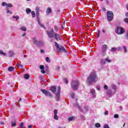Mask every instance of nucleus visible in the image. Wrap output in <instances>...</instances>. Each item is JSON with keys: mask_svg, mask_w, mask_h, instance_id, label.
Segmentation results:
<instances>
[{"mask_svg": "<svg viewBox=\"0 0 128 128\" xmlns=\"http://www.w3.org/2000/svg\"><path fill=\"white\" fill-rule=\"evenodd\" d=\"M46 34L49 38H52L54 36V38L56 40H62V38L60 36L54 31V28H52L50 31L47 30Z\"/></svg>", "mask_w": 128, "mask_h": 128, "instance_id": "nucleus-1", "label": "nucleus"}, {"mask_svg": "<svg viewBox=\"0 0 128 128\" xmlns=\"http://www.w3.org/2000/svg\"><path fill=\"white\" fill-rule=\"evenodd\" d=\"M96 80H98V76H96V72L91 73L87 78V82L89 84H92V82H96Z\"/></svg>", "mask_w": 128, "mask_h": 128, "instance_id": "nucleus-2", "label": "nucleus"}, {"mask_svg": "<svg viewBox=\"0 0 128 128\" xmlns=\"http://www.w3.org/2000/svg\"><path fill=\"white\" fill-rule=\"evenodd\" d=\"M55 44V46L59 52H68L66 51V49L64 48V47L62 46H60L58 43L56 42H54Z\"/></svg>", "mask_w": 128, "mask_h": 128, "instance_id": "nucleus-3", "label": "nucleus"}, {"mask_svg": "<svg viewBox=\"0 0 128 128\" xmlns=\"http://www.w3.org/2000/svg\"><path fill=\"white\" fill-rule=\"evenodd\" d=\"M106 15L108 22H112L114 20V12H112L108 11Z\"/></svg>", "mask_w": 128, "mask_h": 128, "instance_id": "nucleus-4", "label": "nucleus"}, {"mask_svg": "<svg viewBox=\"0 0 128 128\" xmlns=\"http://www.w3.org/2000/svg\"><path fill=\"white\" fill-rule=\"evenodd\" d=\"M40 90L42 92V94H45V96H49L50 98H51L54 96L52 94V93L50 92V91L46 89H41Z\"/></svg>", "mask_w": 128, "mask_h": 128, "instance_id": "nucleus-5", "label": "nucleus"}, {"mask_svg": "<svg viewBox=\"0 0 128 128\" xmlns=\"http://www.w3.org/2000/svg\"><path fill=\"white\" fill-rule=\"evenodd\" d=\"M115 32L116 34H124V28L122 27L118 26Z\"/></svg>", "mask_w": 128, "mask_h": 128, "instance_id": "nucleus-6", "label": "nucleus"}, {"mask_svg": "<svg viewBox=\"0 0 128 128\" xmlns=\"http://www.w3.org/2000/svg\"><path fill=\"white\" fill-rule=\"evenodd\" d=\"M60 87H58L57 92L56 94L55 97V98L57 102H58V100H60Z\"/></svg>", "mask_w": 128, "mask_h": 128, "instance_id": "nucleus-7", "label": "nucleus"}, {"mask_svg": "<svg viewBox=\"0 0 128 128\" xmlns=\"http://www.w3.org/2000/svg\"><path fill=\"white\" fill-rule=\"evenodd\" d=\"M106 50H108V46L106 44L102 46V56H106Z\"/></svg>", "mask_w": 128, "mask_h": 128, "instance_id": "nucleus-8", "label": "nucleus"}, {"mask_svg": "<svg viewBox=\"0 0 128 128\" xmlns=\"http://www.w3.org/2000/svg\"><path fill=\"white\" fill-rule=\"evenodd\" d=\"M78 84H80V82L78 81H76L74 82V84L72 86V88L73 90H76L78 88Z\"/></svg>", "mask_w": 128, "mask_h": 128, "instance_id": "nucleus-9", "label": "nucleus"}, {"mask_svg": "<svg viewBox=\"0 0 128 128\" xmlns=\"http://www.w3.org/2000/svg\"><path fill=\"white\" fill-rule=\"evenodd\" d=\"M58 110L55 109L54 110V120H58Z\"/></svg>", "mask_w": 128, "mask_h": 128, "instance_id": "nucleus-10", "label": "nucleus"}, {"mask_svg": "<svg viewBox=\"0 0 128 128\" xmlns=\"http://www.w3.org/2000/svg\"><path fill=\"white\" fill-rule=\"evenodd\" d=\"M50 90L54 94L56 92V86H52L50 87Z\"/></svg>", "mask_w": 128, "mask_h": 128, "instance_id": "nucleus-11", "label": "nucleus"}, {"mask_svg": "<svg viewBox=\"0 0 128 128\" xmlns=\"http://www.w3.org/2000/svg\"><path fill=\"white\" fill-rule=\"evenodd\" d=\"M2 6H6L8 8H12V5L10 4H8L6 2H3L2 4Z\"/></svg>", "mask_w": 128, "mask_h": 128, "instance_id": "nucleus-12", "label": "nucleus"}, {"mask_svg": "<svg viewBox=\"0 0 128 128\" xmlns=\"http://www.w3.org/2000/svg\"><path fill=\"white\" fill-rule=\"evenodd\" d=\"M36 18H40V8L36 6Z\"/></svg>", "mask_w": 128, "mask_h": 128, "instance_id": "nucleus-13", "label": "nucleus"}, {"mask_svg": "<svg viewBox=\"0 0 128 128\" xmlns=\"http://www.w3.org/2000/svg\"><path fill=\"white\" fill-rule=\"evenodd\" d=\"M52 8H48L46 10V14H52Z\"/></svg>", "mask_w": 128, "mask_h": 128, "instance_id": "nucleus-14", "label": "nucleus"}, {"mask_svg": "<svg viewBox=\"0 0 128 128\" xmlns=\"http://www.w3.org/2000/svg\"><path fill=\"white\" fill-rule=\"evenodd\" d=\"M90 92L92 94L93 98L96 97V90H94V89H92L90 90Z\"/></svg>", "mask_w": 128, "mask_h": 128, "instance_id": "nucleus-15", "label": "nucleus"}, {"mask_svg": "<svg viewBox=\"0 0 128 128\" xmlns=\"http://www.w3.org/2000/svg\"><path fill=\"white\" fill-rule=\"evenodd\" d=\"M100 64L102 66H104V64H106V60L104 59H101L100 60Z\"/></svg>", "mask_w": 128, "mask_h": 128, "instance_id": "nucleus-16", "label": "nucleus"}, {"mask_svg": "<svg viewBox=\"0 0 128 128\" xmlns=\"http://www.w3.org/2000/svg\"><path fill=\"white\" fill-rule=\"evenodd\" d=\"M16 126V121L11 122V126L12 128H14Z\"/></svg>", "mask_w": 128, "mask_h": 128, "instance_id": "nucleus-17", "label": "nucleus"}, {"mask_svg": "<svg viewBox=\"0 0 128 128\" xmlns=\"http://www.w3.org/2000/svg\"><path fill=\"white\" fill-rule=\"evenodd\" d=\"M13 70H14V66H10L8 68V72H12Z\"/></svg>", "mask_w": 128, "mask_h": 128, "instance_id": "nucleus-18", "label": "nucleus"}, {"mask_svg": "<svg viewBox=\"0 0 128 128\" xmlns=\"http://www.w3.org/2000/svg\"><path fill=\"white\" fill-rule=\"evenodd\" d=\"M74 118H75V117L74 116H72L69 117L68 118V120L69 122H72V120H74Z\"/></svg>", "mask_w": 128, "mask_h": 128, "instance_id": "nucleus-19", "label": "nucleus"}, {"mask_svg": "<svg viewBox=\"0 0 128 128\" xmlns=\"http://www.w3.org/2000/svg\"><path fill=\"white\" fill-rule=\"evenodd\" d=\"M26 12L28 14H30V12H32V10L30 9L29 8H27L26 9Z\"/></svg>", "mask_w": 128, "mask_h": 128, "instance_id": "nucleus-20", "label": "nucleus"}, {"mask_svg": "<svg viewBox=\"0 0 128 128\" xmlns=\"http://www.w3.org/2000/svg\"><path fill=\"white\" fill-rule=\"evenodd\" d=\"M24 78L26 80H28V78H30V75L28 74H25L24 75Z\"/></svg>", "mask_w": 128, "mask_h": 128, "instance_id": "nucleus-21", "label": "nucleus"}, {"mask_svg": "<svg viewBox=\"0 0 128 128\" xmlns=\"http://www.w3.org/2000/svg\"><path fill=\"white\" fill-rule=\"evenodd\" d=\"M32 18H36V12L34 11H32L31 12Z\"/></svg>", "mask_w": 128, "mask_h": 128, "instance_id": "nucleus-22", "label": "nucleus"}, {"mask_svg": "<svg viewBox=\"0 0 128 128\" xmlns=\"http://www.w3.org/2000/svg\"><path fill=\"white\" fill-rule=\"evenodd\" d=\"M104 60H105V62H112V60H110V58H104Z\"/></svg>", "mask_w": 128, "mask_h": 128, "instance_id": "nucleus-23", "label": "nucleus"}, {"mask_svg": "<svg viewBox=\"0 0 128 128\" xmlns=\"http://www.w3.org/2000/svg\"><path fill=\"white\" fill-rule=\"evenodd\" d=\"M12 18H16V20H18V18H20V16H13Z\"/></svg>", "mask_w": 128, "mask_h": 128, "instance_id": "nucleus-24", "label": "nucleus"}, {"mask_svg": "<svg viewBox=\"0 0 128 128\" xmlns=\"http://www.w3.org/2000/svg\"><path fill=\"white\" fill-rule=\"evenodd\" d=\"M33 42L35 44H38V40H36V38H33Z\"/></svg>", "mask_w": 128, "mask_h": 128, "instance_id": "nucleus-25", "label": "nucleus"}, {"mask_svg": "<svg viewBox=\"0 0 128 128\" xmlns=\"http://www.w3.org/2000/svg\"><path fill=\"white\" fill-rule=\"evenodd\" d=\"M95 126L96 128H100V123H96Z\"/></svg>", "mask_w": 128, "mask_h": 128, "instance_id": "nucleus-26", "label": "nucleus"}, {"mask_svg": "<svg viewBox=\"0 0 128 128\" xmlns=\"http://www.w3.org/2000/svg\"><path fill=\"white\" fill-rule=\"evenodd\" d=\"M22 30H23V32H26V28L24 26H22L21 28Z\"/></svg>", "mask_w": 128, "mask_h": 128, "instance_id": "nucleus-27", "label": "nucleus"}, {"mask_svg": "<svg viewBox=\"0 0 128 128\" xmlns=\"http://www.w3.org/2000/svg\"><path fill=\"white\" fill-rule=\"evenodd\" d=\"M46 61L47 62H50V58L46 57Z\"/></svg>", "mask_w": 128, "mask_h": 128, "instance_id": "nucleus-28", "label": "nucleus"}, {"mask_svg": "<svg viewBox=\"0 0 128 128\" xmlns=\"http://www.w3.org/2000/svg\"><path fill=\"white\" fill-rule=\"evenodd\" d=\"M124 21L126 22V24H128V18H124Z\"/></svg>", "mask_w": 128, "mask_h": 128, "instance_id": "nucleus-29", "label": "nucleus"}, {"mask_svg": "<svg viewBox=\"0 0 128 128\" xmlns=\"http://www.w3.org/2000/svg\"><path fill=\"white\" fill-rule=\"evenodd\" d=\"M0 54H2L4 56H6V53L4 52V51H2V50H0Z\"/></svg>", "mask_w": 128, "mask_h": 128, "instance_id": "nucleus-30", "label": "nucleus"}, {"mask_svg": "<svg viewBox=\"0 0 128 128\" xmlns=\"http://www.w3.org/2000/svg\"><path fill=\"white\" fill-rule=\"evenodd\" d=\"M64 82H65L66 84H68V78H64Z\"/></svg>", "mask_w": 128, "mask_h": 128, "instance_id": "nucleus-31", "label": "nucleus"}, {"mask_svg": "<svg viewBox=\"0 0 128 128\" xmlns=\"http://www.w3.org/2000/svg\"><path fill=\"white\" fill-rule=\"evenodd\" d=\"M123 48H124V52H128V49L126 48V46H123Z\"/></svg>", "mask_w": 128, "mask_h": 128, "instance_id": "nucleus-32", "label": "nucleus"}, {"mask_svg": "<svg viewBox=\"0 0 128 128\" xmlns=\"http://www.w3.org/2000/svg\"><path fill=\"white\" fill-rule=\"evenodd\" d=\"M37 22L38 24H40V17H36Z\"/></svg>", "mask_w": 128, "mask_h": 128, "instance_id": "nucleus-33", "label": "nucleus"}, {"mask_svg": "<svg viewBox=\"0 0 128 128\" xmlns=\"http://www.w3.org/2000/svg\"><path fill=\"white\" fill-rule=\"evenodd\" d=\"M20 128H24V122H22L21 123H20Z\"/></svg>", "mask_w": 128, "mask_h": 128, "instance_id": "nucleus-34", "label": "nucleus"}, {"mask_svg": "<svg viewBox=\"0 0 128 128\" xmlns=\"http://www.w3.org/2000/svg\"><path fill=\"white\" fill-rule=\"evenodd\" d=\"M40 70H44V66L42 65H40Z\"/></svg>", "mask_w": 128, "mask_h": 128, "instance_id": "nucleus-35", "label": "nucleus"}, {"mask_svg": "<svg viewBox=\"0 0 128 128\" xmlns=\"http://www.w3.org/2000/svg\"><path fill=\"white\" fill-rule=\"evenodd\" d=\"M107 94L108 96H111L112 95V90H109L107 92Z\"/></svg>", "mask_w": 128, "mask_h": 128, "instance_id": "nucleus-36", "label": "nucleus"}, {"mask_svg": "<svg viewBox=\"0 0 128 128\" xmlns=\"http://www.w3.org/2000/svg\"><path fill=\"white\" fill-rule=\"evenodd\" d=\"M54 30L56 32H58V26H55L54 28Z\"/></svg>", "mask_w": 128, "mask_h": 128, "instance_id": "nucleus-37", "label": "nucleus"}, {"mask_svg": "<svg viewBox=\"0 0 128 128\" xmlns=\"http://www.w3.org/2000/svg\"><path fill=\"white\" fill-rule=\"evenodd\" d=\"M116 48H112L111 51L112 52H116Z\"/></svg>", "mask_w": 128, "mask_h": 128, "instance_id": "nucleus-38", "label": "nucleus"}, {"mask_svg": "<svg viewBox=\"0 0 128 128\" xmlns=\"http://www.w3.org/2000/svg\"><path fill=\"white\" fill-rule=\"evenodd\" d=\"M114 118H118V114H116L114 115Z\"/></svg>", "mask_w": 128, "mask_h": 128, "instance_id": "nucleus-39", "label": "nucleus"}, {"mask_svg": "<svg viewBox=\"0 0 128 128\" xmlns=\"http://www.w3.org/2000/svg\"><path fill=\"white\" fill-rule=\"evenodd\" d=\"M100 31L98 30V34H97V38H100Z\"/></svg>", "mask_w": 128, "mask_h": 128, "instance_id": "nucleus-40", "label": "nucleus"}, {"mask_svg": "<svg viewBox=\"0 0 128 128\" xmlns=\"http://www.w3.org/2000/svg\"><path fill=\"white\" fill-rule=\"evenodd\" d=\"M18 68H22V66H24L22 64H18Z\"/></svg>", "mask_w": 128, "mask_h": 128, "instance_id": "nucleus-41", "label": "nucleus"}, {"mask_svg": "<svg viewBox=\"0 0 128 128\" xmlns=\"http://www.w3.org/2000/svg\"><path fill=\"white\" fill-rule=\"evenodd\" d=\"M104 128H110V126L108 124L104 125Z\"/></svg>", "mask_w": 128, "mask_h": 128, "instance_id": "nucleus-42", "label": "nucleus"}, {"mask_svg": "<svg viewBox=\"0 0 128 128\" xmlns=\"http://www.w3.org/2000/svg\"><path fill=\"white\" fill-rule=\"evenodd\" d=\"M108 85H104V90H108Z\"/></svg>", "mask_w": 128, "mask_h": 128, "instance_id": "nucleus-43", "label": "nucleus"}, {"mask_svg": "<svg viewBox=\"0 0 128 128\" xmlns=\"http://www.w3.org/2000/svg\"><path fill=\"white\" fill-rule=\"evenodd\" d=\"M6 12H7V14H10H10H12V12H10V10H8V9H7L6 10Z\"/></svg>", "mask_w": 128, "mask_h": 128, "instance_id": "nucleus-44", "label": "nucleus"}, {"mask_svg": "<svg viewBox=\"0 0 128 128\" xmlns=\"http://www.w3.org/2000/svg\"><path fill=\"white\" fill-rule=\"evenodd\" d=\"M39 26H41V28H44V24H39Z\"/></svg>", "mask_w": 128, "mask_h": 128, "instance_id": "nucleus-45", "label": "nucleus"}, {"mask_svg": "<svg viewBox=\"0 0 128 128\" xmlns=\"http://www.w3.org/2000/svg\"><path fill=\"white\" fill-rule=\"evenodd\" d=\"M10 56H14V53L11 51H10Z\"/></svg>", "mask_w": 128, "mask_h": 128, "instance_id": "nucleus-46", "label": "nucleus"}, {"mask_svg": "<svg viewBox=\"0 0 128 128\" xmlns=\"http://www.w3.org/2000/svg\"><path fill=\"white\" fill-rule=\"evenodd\" d=\"M102 32H103V34H106V30L102 28Z\"/></svg>", "mask_w": 128, "mask_h": 128, "instance_id": "nucleus-47", "label": "nucleus"}, {"mask_svg": "<svg viewBox=\"0 0 128 128\" xmlns=\"http://www.w3.org/2000/svg\"><path fill=\"white\" fill-rule=\"evenodd\" d=\"M102 10H103V12H106V8L102 7Z\"/></svg>", "mask_w": 128, "mask_h": 128, "instance_id": "nucleus-48", "label": "nucleus"}, {"mask_svg": "<svg viewBox=\"0 0 128 128\" xmlns=\"http://www.w3.org/2000/svg\"><path fill=\"white\" fill-rule=\"evenodd\" d=\"M41 72H42V74H46V71H44V70H41Z\"/></svg>", "mask_w": 128, "mask_h": 128, "instance_id": "nucleus-49", "label": "nucleus"}, {"mask_svg": "<svg viewBox=\"0 0 128 128\" xmlns=\"http://www.w3.org/2000/svg\"><path fill=\"white\" fill-rule=\"evenodd\" d=\"M61 28L62 30H64V24L61 25Z\"/></svg>", "mask_w": 128, "mask_h": 128, "instance_id": "nucleus-50", "label": "nucleus"}, {"mask_svg": "<svg viewBox=\"0 0 128 128\" xmlns=\"http://www.w3.org/2000/svg\"><path fill=\"white\" fill-rule=\"evenodd\" d=\"M41 54H44V50H40Z\"/></svg>", "mask_w": 128, "mask_h": 128, "instance_id": "nucleus-51", "label": "nucleus"}, {"mask_svg": "<svg viewBox=\"0 0 128 128\" xmlns=\"http://www.w3.org/2000/svg\"><path fill=\"white\" fill-rule=\"evenodd\" d=\"M104 114L105 115L108 114V111H106L104 112Z\"/></svg>", "mask_w": 128, "mask_h": 128, "instance_id": "nucleus-52", "label": "nucleus"}, {"mask_svg": "<svg viewBox=\"0 0 128 128\" xmlns=\"http://www.w3.org/2000/svg\"><path fill=\"white\" fill-rule=\"evenodd\" d=\"M72 98H74V94H72Z\"/></svg>", "mask_w": 128, "mask_h": 128, "instance_id": "nucleus-53", "label": "nucleus"}, {"mask_svg": "<svg viewBox=\"0 0 128 128\" xmlns=\"http://www.w3.org/2000/svg\"><path fill=\"white\" fill-rule=\"evenodd\" d=\"M125 16H126V18H128V12L125 14Z\"/></svg>", "mask_w": 128, "mask_h": 128, "instance_id": "nucleus-54", "label": "nucleus"}, {"mask_svg": "<svg viewBox=\"0 0 128 128\" xmlns=\"http://www.w3.org/2000/svg\"><path fill=\"white\" fill-rule=\"evenodd\" d=\"M20 102H22V98H20L19 100H18V102L20 103Z\"/></svg>", "mask_w": 128, "mask_h": 128, "instance_id": "nucleus-55", "label": "nucleus"}, {"mask_svg": "<svg viewBox=\"0 0 128 128\" xmlns=\"http://www.w3.org/2000/svg\"><path fill=\"white\" fill-rule=\"evenodd\" d=\"M28 128H32V125L28 126Z\"/></svg>", "mask_w": 128, "mask_h": 128, "instance_id": "nucleus-56", "label": "nucleus"}, {"mask_svg": "<svg viewBox=\"0 0 128 128\" xmlns=\"http://www.w3.org/2000/svg\"><path fill=\"white\" fill-rule=\"evenodd\" d=\"M84 108L85 110H88V108L87 106H84Z\"/></svg>", "mask_w": 128, "mask_h": 128, "instance_id": "nucleus-57", "label": "nucleus"}, {"mask_svg": "<svg viewBox=\"0 0 128 128\" xmlns=\"http://www.w3.org/2000/svg\"><path fill=\"white\" fill-rule=\"evenodd\" d=\"M26 33H24V34H22V36H26Z\"/></svg>", "mask_w": 128, "mask_h": 128, "instance_id": "nucleus-58", "label": "nucleus"}, {"mask_svg": "<svg viewBox=\"0 0 128 128\" xmlns=\"http://www.w3.org/2000/svg\"><path fill=\"white\" fill-rule=\"evenodd\" d=\"M56 70H60V66H58L56 67Z\"/></svg>", "mask_w": 128, "mask_h": 128, "instance_id": "nucleus-59", "label": "nucleus"}, {"mask_svg": "<svg viewBox=\"0 0 128 128\" xmlns=\"http://www.w3.org/2000/svg\"><path fill=\"white\" fill-rule=\"evenodd\" d=\"M62 24H63V26H66V24L64 22Z\"/></svg>", "mask_w": 128, "mask_h": 128, "instance_id": "nucleus-60", "label": "nucleus"}, {"mask_svg": "<svg viewBox=\"0 0 128 128\" xmlns=\"http://www.w3.org/2000/svg\"><path fill=\"white\" fill-rule=\"evenodd\" d=\"M54 42V39H51L50 40V42Z\"/></svg>", "mask_w": 128, "mask_h": 128, "instance_id": "nucleus-61", "label": "nucleus"}, {"mask_svg": "<svg viewBox=\"0 0 128 128\" xmlns=\"http://www.w3.org/2000/svg\"><path fill=\"white\" fill-rule=\"evenodd\" d=\"M114 88V90H116V86H115L114 88Z\"/></svg>", "mask_w": 128, "mask_h": 128, "instance_id": "nucleus-62", "label": "nucleus"}, {"mask_svg": "<svg viewBox=\"0 0 128 128\" xmlns=\"http://www.w3.org/2000/svg\"><path fill=\"white\" fill-rule=\"evenodd\" d=\"M8 86H10V82H8Z\"/></svg>", "mask_w": 128, "mask_h": 128, "instance_id": "nucleus-63", "label": "nucleus"}, {"mask_svg": "<svg viewBox=\"0 0 128 128\" xmlns=\"http://www.w3.org/2000/svg\"><path fill=\"white\" fill-rule=\"evenodd\" d=\"M98 88V90H100V88Z\"/></svg>", "mask_w": 128, "mask_h": 128, "instance_id": "nucleus-64", "label": "nucleus"}]
</instances>
